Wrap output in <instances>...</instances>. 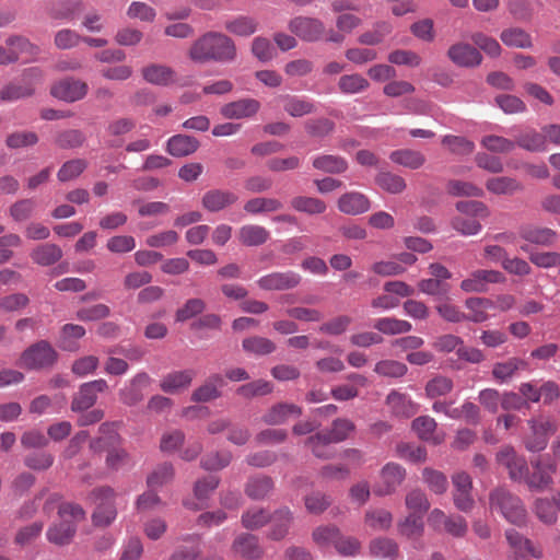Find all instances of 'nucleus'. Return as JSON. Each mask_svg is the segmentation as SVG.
<instances>
[{
	"instance_id": "51",
	"label": "nucleus",
	"mask_w": 560,
	"mask_h": 560,
	"mask_svg": "<svg viewBox=\"0 0 560 560\" xmlns=\"http://www.w3.org/2000/svg\"><path fill=\"white\" fill-rule=\"evenodd\" d=\"M369 81L361 74H345L338 81L339 90L345 94H358L369 88Z\"/></svg>"
},
{
	"instance_id": "58",
	"label": "nucleus",
	"mask_w": 560,
	"mask_h": 560,
	"mask_svg": "<svg viewBox=\"0 0 560 560\" xmlns=\"http://www.w3.org/2000/svg\"><path fill=\"white\" fill-rule=\"evenodd\" d=\"M305 131L313 138H325L335 129V122L328 118L308 119L304 124Z\"/></svg>"
},
{
	"instance_id": "48",
	"label": "nucleus",
	"mask_w": 560,
	"mask_h": 560,
	"mask_svg": "<svg viewBox=\"0 0 560 560\" xmlns=\"http://www.w3.org/2000/svg\"><path fill=\"white\" fill-rule=\"evenodd\" d=\"M224 27L234 35L247 37L257 31V22L250 16H237L226 21Z\"/></svg>"
},
{
	"instance_id": "52",
	"label": "nucleus",
	"mask_w": 560,
	"mask_h": 560,
	"mask_svg": "<svg viewBox=\"0 0 560 560\" xmlns=\"http://www.w3.org/2000/svg\"><path fill=\"white\" fill-rule=\"evenodd\" d=\"M454 388L452 378L443 375H438L430 380L425 385V395L430 399L445 396L450 394Z\"/></svg>"
},
{
	"instance_id": "41",
	"label": "nucleus",
	"mask_w": 560,
	"mask_h": 560,
	"mask_svg": "<svg viewBox=\"0 0 560 560\" xmlns=\"http://www.w3.org/2000/svg\"><path fill=\"white\" fill-rule=\"evenodd\" d=\"M306 443L317 458L328 459L335 455V450L331 447L334 442L330 441L329 436H327L324 431L310 436Z\"/></svg>"
},
{
	"instance_id": "49",
	"label": "nucleus",
	"mask_w": 560,
	"mask_h": 560,
	"mask_svg": "<svg viewBox=\"0 0 560 560\" xmlns=\"http://www.w3.org/2000/svg\"><path fill=\"white\" fill-rule=\"evenodd\" d=\"M376 184L388 194L397 195L406 189L405 179L390 172H380L375 177Z\"/></svg>"
},
{
	"instance_id": "6",
	"label": "nucleus",
	"mask_w": 560,
	"mask_h": 560,
	"mask_svg": "<svg viewBox=\"0 0 560 560\" xmlns=\"http://www.w3.org/2000/svg\"><path fill=\"white\" fill-rule=\"evenodd\" d=\"M107 388V382L103 378L83 383L72 398L71 410L78 412L92 408L97 400V395Z\"/></svg>"
},
{
	"instance_id": "59",
	"label": "nucleus",
	"mask_w": 560,
	"mask_h": 560,
	"mask_svg": "<svg viewBox=\"0 0 560 560\" xmlns=\"http://www.w3.org/2000/svg\"><path fill=\"white\" fill-rule=\"evenodd\" d=\"M85 135L78 129H68L56 136L55 143L60 149H77L85 142Z\"/></svg>"
},
{
	"instance_id": "62",
	"label": "nucleus",
	"mask_w": 560,
	"mask_h": 560,
	"mask_svg": "<svg viewBox=\"0 0 560 560\" xmlns=\"http://www.w3.org/2000/svg\"><path fill=\"white\" fill-rule=\"evenodd\" d=\"M481 145L494 153H510L515 149V141L495 135L485 136Z\"/></svg>"
},
{
	"instance_id": "61",
	"label": "nucleus",
	"mask_w": 560,
	"mask_h": 560,
	"mask_svg": "<svg viewBox=\"0 0 560 560\" xmlns=\"http://www.w3.org/2000/svg\"><path fill=\"white\" fill-rule=\"evenodd\" d=\"M365 523L374 530H387L392 526L393 516L383 509L370 510L365 513Z\"/></svg>"
},
{
	"instance_id": "57",
	"label": "nucleus",
	"mask_w": 560,
	"mask_h": 560,
	"mask_svg": "<svg viewBox=\"0 0 560 560\" xmlns=\"http://www.w3.org/2000/svg\"><path fill=\"white\" fill-rule=\"evenodd\" d=\"M88 167V162L83 159H73L65 162L57 173L61 183H66L79 177Z\"/></svg>"
},
{
	"instance_id": "64",
	"label": "nucleus",
	"mask_w": 560,
	"mask_h": 560,
	"mask_svg": "<svg viewBox=\"0 0 560 560\" xmlns=\"http://www.w3.org/2000/svg\"><path fill=\"white\" fill-rule=\"evenodd\" d=\"M501 39L510 47L529 48L532 46L530 36L525 31L517 27L503 31Z\"/></svg>"
},
{
	"instance_id": "28",
	"label": "nucleus",
	"mask_w": 560,
	"mask_h": 560,
	"mask_svg": "<svg viewBox=\"0 0 560 560\" xmlns=\"http://www.w3.org/2000/svg\"><path fill=\"white\" fill-rule=\"evenodd\" d=\"M220 479L217 476H207L195 482L194 494L200 501V504L185 501L184 505L190 510H200L203 508L210 494L218 488Z\"/></svg>"
},
{
	"instance_id": "18",
	"label": "nucleus",
	"mask_w": 560,
	"mask_h": 560,
	"mask_svg": "<svg viewBox=\"0 0 560 560\" xmlns=\"http://www.w3.org/2000/svg\"><path fill=\"white\" fill-rule=\"evenodd\" d=\"M232 550L248 560H258L264 556L258 537L248 533H243L234 539Z\"/></svg>"
},
{
	"instance_id": "12",
	"label": "nucleus",
	"mask_w": 560,
	"mask_h": 560,
	"mask_svg": "<svg viewBox=\"0 0 560 560\" xmlns=\"http://www.w3.org/2000/svg\"><path fill=\"white\" fill-rule=\"evenodd\" d=\"M497 460L509 470V476L512 480H525L528 472L527 462L524 457L518 456L513 447H503L497 454Z\"/></svg>"
},
{
	"instance_id": "17",
	"label": "nucleus",
	"mask_w": 560,
	"mask_h": 560,
	"mask_svg": "<svg viewBox=\"0 0 560 560\" xmlns=\"http://www.w3.org/2000/svg\"><path fill=\"white\" fill-rule=\"evenodd\" d=\"M200 147L199 140L189 135L177 133L168 138L165 150L174 158H185L194 154Z\"/></svg>"
},
{
	"instance_id": "35",
	"label": "nucleus",
	"mask_w": 560,
	"mask_h": 560,
	"mask_svg": "<svg viewBox=\"0 0 560 560\" xmlns=\"http://www.w3.org/2000/svg\"><path fill=\"white\" fill-rule=\"evenodd\" d=\"M389 159L393 163L410 170H418L425 163V156L412 149L395 150L389 154Z\"/></svg>"
},
{
	"instance_id": "60",
	"label": "nucleus",
	"mask_w": 560,
	"mask_h": 560,
	"mask_svg": "<svg viewBox=\"0 0 560 560\" xmlns=\"http://www.w3.org/2000/svg\"><path fill=\"white\" fill-rule=\"evenodd\" d=\"M408 368L396 360H381L374 366V372L381 376L399 378L406 375Z\"/></svg>"
},
{
	"instance_id": "37",
	"label": "nucleus",
	"mask_w": 560,
	"mask_h": 560,
	"mask_svg": "<svg viewBox=\"0 0 560 560\" xmlns=\"http://www.w3.org/2000/svg\"><path fill=\"white\" fill-rule=\"evenodd\" d=\"M240 242L245 246H259L269 238V232L261 225L246 224L238 230Z\"/></svg>"
},
{
	"instance_id": "43",
	"label": "nucleus",
	"mask_w": 560,
	"mask_h": 560,
	"mask_svg": "<svg viewBox=\"0 0 560 560\" xmlns=\"http://www.w3.org/2000/svg\"><path fill=\"white\" fill-rule=\"evenodd\" d=\"M436 422L429 416H421L412 421V429L418 436L434 444L441 443V439L435 435Z\"/></svg>"
},
{
	"instance_id": "16",
	"label": "nucleus",
	"mask_w": 560,
	"mask_h": 560,
	"mask_svg": "<svg viewBox=\"0 0 560 560\" xmlns=\"http://www.w3.org/2000/svg\"><path fill=\"white\" fill-rule=\"evenodd\" d=\"M238 200L236 194L225 189H210L201 198L202 207L209 212H219Z\"/></svg>"
},
{
	"instance_id": "53",
	"label": "nucleus",
	"mask_w": 560,
	"mask_h": 560,
	"mask_svg": "<svg viewBox=\"0 0 560 560\" xmlns=\"http://www.w3.org/2000/svg\"><path fill=\"white\" fill-rule=\"evenodd\" d=\"M184 541H189V546H179L171 555L168 560H196L200 553L199 537L188 535L183 537Z\"/></svg>"
},
{
	"instance_id": "3",
	"label": "nucleus",
	"mask_w": 560,
	"mask_h": 560,
	"mask_svg": "<svg viewBox=\"0 0 560 560\" xmlns=\"http://www.w3.org/2000/svg\"><path fill=\"white\" fill-rule=\"evenodd\" d=\"M489 504L491 511L499 512L511 524L523 527L527 522V512L522 500L504 488L490 492Z\"/></svg>"
},
{
	"instance_id": "8",
	"label": "nucleus",
	"mask_w": 560,
	"mask_h": 560,
	"mask_svg": "<svg viewBox=\"0 0 560 560\" xmlns=\"http://www.w3.org/2000/svg\"><path fill=\"white\" fill-rule=\"evenodd\" d=\"M406 470L397 463H387L381 470L380 481L374 486V493L385 497L394 493L402 483Z\"/></svg>"
},
{
	"instance_id": "29",
	"label": "nucleus",
	"mask_w": 560,
	"mask_h": 560,
	"mask_svg": "<svg viewBox=\"0 0 560 560\" xmlns=\"http://www.w3.org/2000/svg\"><path fill=\"white\" fill-rule=\"evenodd\" d=\"M143 79L153 85L166 86L175 81V72L172 68L153 63L142 69Z\"/></svg>"
},
{
	"instance_id": "36",
	"label": "nucleus",
	"mask_w": 560,
	"mask_h": 560,
	"mask_svg": "<svg viewBox=\"0 0 560 560\" xmlns=\"http://www.w3.org/2000/svg\"><path fill=\"white\" fill-rule=\"evenodd\" d=\"M312 165L314 168L329 174H340L348 168L347 161L338 155L320 154L313 159Z\"/></svg>"
},
{
	"instance_id": "5",
	"label": "nucleus",
	"mask_w": 560,
	"mask_h": 560,
	"mask_svg": "<svg viewBox=\"0 0 560 560\" xmlns=\"http://www.w3.org/2000/svg\"><path fill=\"white\" fill-rule=\"evenodd\" d=\"M57 359V351L46 340L35 342L21 354V363L28 370L49 368L55 364Z\"/></svg>"
},
{
	"instance_id": "9",
	"label": "nucleus",
	"mask_w": 560,
	"mask_h": 560,
	"mask_svg": "<svg viewBox=\"0 0 560 560\" xmlns=\"http://www.w3.org/2000/svg\"><path fill=\"white\" fill-rule=\"evenodd\" d=\"M152 383V378L147 372H139L130 378L119 390L120 401L129 407L136 406L144 398L143 390Z\"/></svg>"
},
{
	"instance_id": "24",
	"label": "nucleus",
	"mask_w": 560,
	"mask_h": 560,
	"mask_svg": "<svg viewBox=\"0 0 560 560\" xmlns=\"http://www.w3.org/2000/svg\"><path fill=\"white\" fill-rule=\"evenodd\" d=\"M369 555L378 560H397L399 546L392 538L376 537L369 544Z\"/></svg>"
},
{
	"instance_id": "63",
	"label": "nucleus",
	"mask_w": 560,
	"mask_h": 560,
	"mask_svg": "<svg viewBox=\"0 0 560 560\" xmlns=\"http://www.w3.org/2000/svg\"><path fill=\"white\" fill-rule=\"evenodd\" d=\"M442 144L458 155H468L475 150L474 142L460 136L446 135L442 139Z\"/></svg>"
},
{
	"instance_id": "11",
	"label": "nucleus",
	"mask_w": 560,
	"mask_h": 560,
	"mask_svg": "<svg viewBox=\"0 0 560 560\" xmlns=\"http://www.w3.org/2000/svg\"><path fill=\"white\" fill-rule=\"evenodd\" d=\"M534 471L526 476L525 481L530 489L544 490L548 488L553 479L557 466L550 459L541 457L533 463Z\"/></svg>"
},
{
	"instance_id": "10",
	"label": "nucleus",
	"mask_w": 560,
	"mask_h": 560,
	"mask_svg": "<svg viewBox=\"0 0 560 560\" xmlns=\"http://www.w3.org/2000/svg\"><path fill=\"white\" fill-rule=\"evenodd\" d=\"M301 283V276L292 270L271 272L260 277L257 284L266 291H284L296 288Z\"/></svg>"
},
{
	"instance_id": "33",
	"label": "nucleus",
	"mask_w": 560,
	"mask_h": 560,
	"mask_svg": "<svg viewBox=\"0 0 560 560\" xmlns=\"http://www.w3.org/2000/svg\"><path fill=\"white\" fill-rule=\"evenodd\" d=\"M386 404L390 407L394 415L409 418L417 412L416 404L411 398L402 393L392 390L386 397Z\"/></svg>"
},
{
	"instance_id": "46",
	"label": "nucleus",
	"mask_w": 560,
	"mask_h": 560,
	"mask_svg": "<svg viewBox=\"0 0 560 560\" xmlns=\"http://www.w3.org/2000/svg\"><path fill=\"white\" fill-rule=\"evenodd\" d=\"M291 207L299 211L311 215L322 214L326 211V203L314 197L296 196L290 201Z\"/></svg>"
},
{
	"instance_id": "2",
	"label": "nucleus",
	"mask_w": 560,
	"mask_h": 560,
	"mask_svg": "<svg viewBox=\"0 0 560 560\" xmlns=\"http://www.w3.org/2000/svg\"><path fill=\"white\" fill-rule=\"evenodd\" d=\"M83 508L73 502H61L58 505V522L51 524L46 533L49 542L65 546L73 539L78 524L85 520Z\"/></svg>"
},
{
	"instance_id": "14",
	"label": "nucleus",
	"mask_w": 560,
	"mask_h": 560,
	"mask_svg": "<svg viewBox=\"0 0 560 560\" xmlns=\"http://www.w3.org/2000/svg\"><path fill=\"white\" fill-rule=\"evenodd\" d=\"M260 103L255 98H241L224 104L220 108L221 115L226 119H244L258 113Z\"/></svg>"
},
{
	"instance_id": "27",
	"label": "nucleus",
	"mask_w": 560,
	"mask_h": 560,
	"mask_svg": "<svg viewBox=\"0 0 560 560\" xmlns=\"http://www.w3.org/2000/svg\"><path fill=\"white\" fill-rule=\"evenodd\" d=\"M293 521V514L288 508H281L271 515V527L268 532V538L271 540L283 539L290 529Z\"/></svg>"
},
{
	"instance_id": "39",
	"label": "nucleus",
	"mask_w": 560,
	"mask_h": 560,
	"mask_svg": "<svg viewBox=\"0 0 560 560\" xmlns=\"http://www.w3.org/2000/svg\"><path fill=\"white\" fill-rule=\"evenodd\" d=\"M486 188L494 195H513L514 192L522 190L523 186L516 178L499 176L489 178L486 182Z\"/></svg>"
},
{
	"instance_id": "15",
	"label": "nucleus",
	"mask_w": 560,
	"mask_h": 560,
	"mask_svg": "<svg viewBox=\"0 0 560 560\" xmlns=\"http://www.w3.org/2000/svg\"><path fill=\"white\" fill-rule=\"evenodd\" d=\"M225 386V378L219 373L211 374L206 382L191 394L194 402H208L221 397V388Z\"/></svg>"
},
{
	"instance_id": "22",
	"label": "nucleus",
	"mask_w": 560,
	"mask_h": 560,
	"mask_svg": "<svg viewBox=\"0 0 560 560\" xmlns=\"http://www.w3.org/2000/svg\"><path fill=\"white\" fill-rule=\"evenodd\" d=\"M515 148L518 147L528 152H546L544 137L540 130L526 127L514 133Z\"/></svg>"
},
{
	"instance_id": "42",
	"label": "nucleus",
	"mask_w": 560,
	"mask_h": 560,
	"mask_svg": "<svg viewBox=\"0 0 560 560\" xmlns=\"http://www.w3.org/2000/svg\"><path fill=\"white\" fill-rule=\"evenodd\" d=\"M85 328L77 324H65L60 329L59 347L66 351H75L78 345L75 340L85 336Z\"/></svg>"
},
{
	"instance_id": "38",
	"label": "nucleus",
	"mask_w": 560,
	"mask_h": 560,
	"mask_svg": "<svg viewBox=\"0 0 560 560\" xmlns=\"http://www.w3.org/2000/svg\"><path fill=\"white\" fill-rule=\"evenodd\" d=\"M283 109L291 117H303L316 112L315 103L306 97L287 96Z\"/></svg>"
},
{
	"instance_id": "21",
	"label": "nucleus",
	"mask_w": 560,
	"mask_h": 560,
	"mask_svg": "<svg viewBox=\"0 0 560 560\" xmlns=\"http://www.w3.org/2000/svg\"><path fill=\"white\" fill-rule=\"evenodd\" d=\"M448 58L459 67H475L481 62V55L469 44L458 43L452 45L447 51Z\"/></svg>"
},
{
	"instance_id": "40",
	"label": "nucleus",
	"mask_w": 560,
	"mask_h": 560,
	"mask_svg": "<svg viewBox=\"0 0 560 560\" xmlns=\"http://www.w3.org/2000/svg\"><path fill=\"white\" fill-rule=\"evenodd\" d=\"M374 328L384 335H400L407 334L412 329V325L404 319L395 317H382L374 322Z\"/></svg>"
},
{
	"instance_id": "19",
	"label": "nucleus",
	"mask_w": 560,
	"mask_h": 560,
	"mask_svg": "<svg viewBox=\"0 0 560 560\" xmlns=\"http://www.w3.org/2000/svg\"><path fill=\"white\" fill-rule=\"evenodd\" d=\"M337 206L345 214L359 215L370 210L371 201L360 191H349L339 197Z\"/></svg>"
},
{
	"instance_id": "55",
	"label": "nucleus",
	"mask_w": 560,
	"mask_h": 560,
	"mask_svg": "<svg viewBox=\"0 0 560 560\" xmlns=\"http://www.w3.org/2000/svg\"><path fill=\"white\" fill-rule=\"evenodd\" d=\"M175 476L172 464L164 463L158 466L147 478V485L150 489H156L173 480Z\"/></svg>"
},
{
	"instance_id": "23",
	"label": "nucleus",
	"mask_w": 560,
	"mask_h": 560,
	"mask_svg": "<svg viewBox=\"0 0 560 560\" xmlns=\"http://www.w3.org/2000/svg\"><path fill=\"white\" fill-rule=\"evenodd\" d=\"M302 409L294 404L281 402L272 406L264 416L262 421L269 425H278L287 422L290 418L300 417Z\"/></svg>"
},
{
	"instance_id": "25",
	"label": "nucleus",
	"mask_w": 560,
	"mask_h": 560,
	"mask_svg": "<svg viewBox=\"0 0 560 560\" xmlns=\"http://www.w3.org/2000/svg\"><path fill=\"white\" fill-rule=\"evenodd\" d=\"M526 368L527 362L525 360L513 357L503 362H495L491 373L498 383L503 384L510 382L518 371Z\"/></svg>"
},
{
	"instance_id": "13",
	"label": "nucleus",
	"mask_w": 560,
	"mask_h": 560,
	"mask_svg": "<svg viewBox=\"0 0 560 560\" xmlns=\"http://www.w3.org/2000/svg\"><path fill=\"white\" fill-rule=\"evenodd\" d=\"M88 84L74 78H67L51 88V95L58 100L73 103L82 100L88 93Z\"/></svg>"
},
{
	"instance_id": "44",
	"label": "nucleus",
	"mask_w": 560,
	"mask_h": 560,
	"mask_svg": "<svg viewBox=\"0 0 560 560\" xmlns=\"http://www.w3.org/2000/svg\"><path fill=\"white\" fill-rule=\"evenodd\" d=\"M271 521L269 511L261 508H253L245 511L241 517L242 526L249 530H256Z\"/></svg>"
},
{
	"instance_id": "34",
	"label": "nucleus",
	"mask_w": 560,
	"mask_h": 560,
	"mask_svg": "<svg viewBox=\"0 0 560 560\" xmlns=\"http://www.w3.org/2000/svg\"><path fill=\"white\" fill-rule=\"evenodd\" d=\"M465 306L469 311L466 320L483 323L489 317L487 311L493 308L494 304L487 298H469L465 301Z\"/></svg>"
},
{
	"instance_id": "1",
	"label": "nucleus",
	"mask_w": 560,
	"mask_h": 560,
	"mask_svg": "<svg viewBox=\"0 0 560 560\" xmlns=\"http://www.w3.org/2000/svg\"><path fill=\"white\" fill-rule=\"evenodd\" d=\"M188 55L196 63H230L236 59V46L223 33L207 32L192 43Z\"/></svg>"
},
{
	"instance_id": "31",
	"label": "nucleus",
	"mask_w": 560,
	"mask_h": 560,
	"mask_svg": "<svg viewBox=\"0 0 560 560\" xmlns=\"http://www.w3.org/2000/svg\"><path fill=\"white\" fill-rule=\"evenodd\" d=\"M62 257V250L61 248L54 243H45L42 245L36 246L31 252V258L32 260L42 267H48L57 261H59Z\"/></svg>"
},
{
	"instance_id": "26",
	"label": "nucleus",
	"mask_w": 560,
	"mask_h": 560,
	"mask_svg": "<svg viewBox=\"0 0 560 560\" xmlns=\"http://www.w3.org/2000/svg\"><path fill=\"white\" fill-rule=\"evenodd\" d=\"M520 236L535 245L550 246L557 241L558 234L549 228L526 225L521 228Z\"/></svg>"
},
{
	"instance_id": "32",
	"label": "nucleus",
	"mask_w": 560,
	"mask_h": 560,
	"mask_svg": "<svg viewBox=\"0 0 560 560\" xmlns=\"http://www.w3.org/2000/svg\"><path fill=\"white\" fill-rule=\"evenodd\" d=\"M505 538L509 546L513 549V555H529L536 559L542 557V552L540 550H536L533 547L532 541L525 538L516 529H506Z\"/></svg>"
},
{
	"instance_id": "47",
	"label": "nucleus",
	"mask_w": 560,
	"mask_h": 560,
	"mask_svg": "<svg viewBox=\"0 0 560 560\" xmlns=\"http://www.w3.org/2000/svg\"><path fill=\"white\" fill-rule=\"evenodd\" d=\"M282 207V202L276 198L257 197L246 201L244 210L250 214H260L278 211Z\"/></svg>"
},
{
	"instance_id": "50",
	"label": "nucleus",
	"mask_w": 560,
	"mask_h": 560,
	"mask_svg": "<svg viewBox=\"0 0 560 560\" xmlns=\"http://www.w3.org/2000/svg\"><path fill=\"white\" fill-rule=\"evenodd\" d=\"M207 304L202 299L192 298L188 299L182 307L175 313V319L178 323H185L198 315H201L206 310Z\"/></svg>"
},
{
	"instance_id": "7",
	"label": "nucleus",
	"mask_w": 560,
	"mask_h": 560,
	"mask_svg": "<svg viewBox=\"0 0 560 560\" xmlns=\"http://www.w3.org/2000/svg\"><path fill=\"white\" fill-rule=\"evenodd\" d=\"M289 30L303 42L314 43L324 37L325 25L316 18L296 16L289 22Z\"/></svg>"
},
{
	"instance_id": "20",
	"label": "nucleus",
	"mask_w": 560,
	"mask_h": 560,
	"mask_svg": "<svg viewBox=\"0 0 560 560\" xmlns=\"http://www.w3.org/2000/svg\"><path fill=\"white\" fill-rule=\"evenodd\" d=\"M195 375L192 369L170 372L161 380L160 388L167 394L178 393L190 386Z\"/></svg>"
},
{
	"instance_id": "56",
	"label": "nucleus",
	"mask_w": 560,
	"mask_h": 560,
	"mask_svg": "<svg viewBox=\"0 0 560 560\" xmlns=\"http://www.w3.org/2000/svg\"><path fill=\"white\" fill-rule=\"evenodd\" d=\"M355 430L354 423L346 418H338L334 420L331 428L324 431L330 441L340 443L348 439V436Z\"/></svg>"
},
{
	"instance_id": "4",
	"label": "nucleus",
	"mask_w": 560,
	"mask_h": 560,
	"mask_svg": "<svg viewBox=\"0 0 560 560\" xmlns=\"http://www.w3.org/2000/svg\"><path fill=\"white\" fill-rule=\"evenodd\" d=\"M115 498L116 493L110 487L96 488L91 492L90 499L96 503V509L92 514L95 526H108L116 518Z\"/></svg>"
},
{
	"instance_id": "30",
	"label": "nucleus",
	"mask_w": 560,
	"mask_h": 560,
	"mask_svg": "<svg viewBox=\"0 0 560 560\" xmlns=\"http://www.w3.org/2000/svg\"><path fill=\"white\" fill-rule=\"evenodd\" d=\"M275 488L273 480L264 475L250 477L245 485V493L252 500H264L272 492Z\"/></svg>"
},
{
	"instance_id": "54",
	"label": "nucleus",
	"mask_w": 560,
	"mask_h": 560,
	"mask_svg": "<svg viewBox=\"0 0 560 560\" xmlns=\"http://www.w3.org/2000/svg\"><path fill=\"white\" fill-rule=\"evenodd\" d=\"M35 207L36 203L33 199H20L10 206L9 214L14 222L21 223L33 217Z\"/></svg>"
},
{
	"instance_id": "45",
	"label": "nucleus",
	"mask_w": 560,
	"mask_h": 560,
	"mask_svg": "<svg viewBox=\"0 0 560 560\" xmlns=\"http://www.w3.org/2000/svg\"><path fill=\"white\" fill-rule=\"evenodd\" d=\"M242 347L245 352L258 357L270 354L276 350V345L272 340L260 336L245 338Z\"/></svg>"
}]
</instances>
